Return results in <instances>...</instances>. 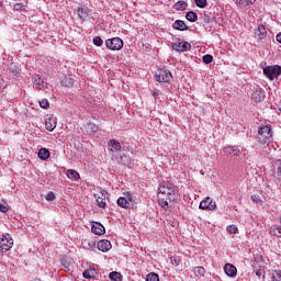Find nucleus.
I'll list each match as a JSON object with an SVG mask.
<instances>
[{
    "mask_svg": "<svg viewBox=\"0 0 281 281\" xmlns=\"http://www.w3.org/2000/svg\"><path fill=\"white\" fill-rule=\"evenodd\" d=\"M177 186L170 181L160 183L157 192L158 203L164 210H168V203H172L177 199Z\"/></svg>",
    "mask_w": 281,
    "mask_h": 281,
    "instance_id": "1",
    "label": "nucleus"
},
{
    "mask_svg": "<svg viewBox=\"0 0 281 281\" xmlns=\"http://www.w3.org/2000/svg\"><path fill=\"white\" fill-rule=\"evenodd\" d=\"M116 203L119 207H123V210H131L135 203V196H133V194H131L128 191L124 192L123 196H120L116 200Z\"/></svg>",
    "mask_w": 281,
    "mask_h": 281,
    "instance_id": "2",
    "label": "nucleus"
},
{
    "mask_svg": "<svg viewBox=\"0 0 281 281\" xmlns=\"http://www.w3.org/2000/svg\"><path fill=\"white\" fill-rule=\"evenodd\" d=\"M271 137H273L271 134V125H265L259 128L257 135L259 144H269V142H271Z\"/></svg>",
    "mask_w": 281,
    "mask_h": 281,
    "instance_id": "3",
    "label": "nucleus"
},
{
    "mask_svg": "<svg viewBox=\"0 0 281 281\" xmlns=\"http://www.w3.org/2000/svg\"><path fill=\"white\" fill-rule=\"evenodd\" d=\"M11 247H14V239L10 234L0 236V254H5V251H10Z\"/></svg>",
    "mask_w": 281,
    "mask_h": 281,
    "instance_id": "4",
    "label": "nucleus"
},
{
    "mask_svg": "<svg viewBox=\"0 0 281 281\" xmlns=\"http://www.w3.org/2000/svg\"><path fill=\"white\" fill-rule=\"evenodd\" d=\"M263 75L266 76V78H268V80H276V78L281 76V66H267L266 68H263Z\"/></svg>",
    "mask_w": 281,
    "mask_h": 281,
    "instance_id": "5",
    "label": "nucleus"
},
{
    "mask_svg": "<svg viewBox=\"0 0 281 281\" xmlns=\"http://www.w3.org/2000/svg\"><path fill=\"white\" fill-rule=\"evenodd\" d=\"M105 45L108 49H111V52H120L124 47V41L120 37H113L105 41Z\"/></svg>",
    "mask_w": 281,
    "mask_h": 281,
    "instance_id": "6",
    "label": "nucleus"
},
{
    "mask_svg": "<svg viewBox=\"0 0 281 281\" xmlns=\"http://www.w3.org/2000/svg\"><path fill=\"white\" fill-rule=\"evenodd\" d=\"M155 78L157 82H170L172 80V72L166 68H160L156 74Z\"/></svg>",
    "mask_w": 281,
    "mask_h": 281,
    "instance_id": "7",
    "label": "nucleus"
},
{
    "mask_svg": "<svg viewBox=\"0 0 281 281\" xmlns=\"http://www.w3.org/2000/svg\"><path fill=\"white\" fill-rule=\"evenodd\" d=\"M98 125L93 123V119L89 117L86 121V124L82 127L83 133L87 135H93V133H98Z\"/></svg>",
    "mask_w": 281,
    "mask_h": 281,
    "instance_id": "8",
    "label": "nucleus"
},
{
    "mask_svg": "<svg viewBox=\"0 0 281 281\" xmlns=\"http://www.w3.org/2000/svg\"><path fill=\"white\" fill-rule=\"evenodd\" d=\"M97 205L99 207H106V191L100 189L98 193L94 194Z\"/></svg>",
    "mask_w": 281,
    "mask_h": 281,
    "instance_id": "9",
    "label": "nucleus"
},
{
    "mask_svg": "<svg viewBox=\"0 0 281 281\" xmlns=\"http://www.w3.org/2000/svg\"><path fill=\"white\" fill-rule=\"evenodd\" d=\"M46 131H54L56 128L57 120L54 115L47 114L44 119Z\"/></svg>",
    "mask_w": 281,
    "mask_h": 281,
    "instance_id": "10",
    "label": "nucleus"
},
{
    "mask_svg": "<svg viewBox=\"0 0 281 281\" xmlns=\"http://www.w3.org/2000/svg\"><path fill=\"white\" fill-rule=\"evenodd\" d=\"M200 210H216V202H213L212 198L207 196L200 202Z\"/></svg>",
    "mask_w": 281,
    "mask_h": 281,
    "instance_id": "11",
    "label": "nucleus"
},
{
    "mask_svg": "<svg viewBox=\"0 0 281 281\" xmlns=\"http://www.w3.org/2000/svg\"><path fill=\"white\" fill-rule=\"evenodd\" d=\"M192 45L188 42H176L172 44V49L176 52H190Z\"/></svg>",
    "mask_w": 281,
    "mask_h": 281,
    "instance_id": "12",
    "label": "nucleus"
},
{
    "mask_svg": "<svg viewBox=\"0 0 281 281\" xmlns=\"http://www.w3.org/2000/svg\"><path fill=\"white\" fill-rule=\"evenodd\" d=\"M108 147L110 153H112L113 155H117V153L122 150V144L115 139H110L108 142Z\"/></svg>",
    "mask_w": 281,
    "mask_h": 281,
    "instance_id": "13",
    "label": "nucleus"
},
{
    "mask_svg": "<svg viewBox=\"0 0 281 281\" xmlns=\"http://www.w3.org/2000/svg\"><path fill=\"white\" fill-rule=\"evenodd\" d=\"M224 272L226 273V276H228V278H236V276L238 274V269H236V266L232 263H225Z\"/></svg>",
    "mask_w": 281,
    "mask_h": 281,
    "instance_id": "14",
    "label": "nucleus"
},
{
    "mask_svg": "<svg viewBox=\"0 0 281 281\" xmlns=\"http://www.w3.org/2000/svg\"><path fill=\"white\" fill-rule=\"evenodd\" d=\"M99 251H102L103 254H106V251H110L111 249V241L108 239L100 240L97 245Z\"/></svg>",
    "mask_w": 281,
    "mask_h": 281,
    "instance_id": "15",
    "label": "nucleus"
},
{
    "mask_svg": "<svg viewBox=\"0 0 281 281\" xmlns=\"http://www.w3.org/2000/svg\"><path fill=\"white\" fill-rule=\"evenodd\" d=\"M91 232L97 236H102L105 233L104 225H102L101 223H95L92 225Z\"/></svg>",
    "mask_w": 281,
    "mask_h": 281,
    "instance_id": "16",
    "label": "nucleus"
},
{
    "mask_svg": "<svg viewBox=\"0 0 281 281\" xmlns=\"http://www.w3.org/2000/svg\"><path fill=\"white\" fill-rule=\"evenodd\" d=\"M255 36L262 41V38H267V29L263 25H259L255 29Z\"/></svg>",
    "mask_w": 281,
    "mask_h": 281,
    "instance_id": "17",
    "label": "nucleus"
},
{
    "mask_svg": "<svg viewBox=\"0 0 281 281\" xmlns=\"http://www.w3.org/2000/svg\"><path fill=\"white\" fill-rule=\"evenodd\" d=\"M77 12L80 21H87L89 19V8L80 7Z\"/></svg>",
    "mask_w": 281,
    "mask_h": 281,
    "instance_id": "18",
    "label": "nucleus"
},
{
    "mask_svg": "<svg viewBox=\"0 0 281 281\" xmlns=\"http://www.w3.org/2000/svg\"><path fill=\"white\" fill-rule=\"evenodd\" d=\"M82 276L86 278V280H93V278L98 276V271L95 268H88L83 271Z\"/></svg>",
    "mask_w": 281,
    "mask_h": 281,
    "instance_id": "19",
    "label": "nucleus"
},
{
    "mask_svg": "<svg viewBox=\"0 0 281 281\" xmlns=\"http://www.w3.org/2000/svg\"><path fill=\"white\" fill-rule=\"evenodd\" d=\"M224 151L228 155H234V157H238L240 155V149L237 146H227L224 148Z\"/></svg>",
    "mask_w": 281,
    "mask_h": 281,
    "instance_id": "20",
    "label": "nucleus"
},
{
    "mask_svg": "<svg viewBox=\"0 0 281 281\" xmlns=\"http://www.w3.org/2000/svg\"><path fill=\"white\" fill-rule=\"evenodd\" d=\"M173 30H179L180 32H186V30H188V25H186V22H183L182 20H177L173 25H172Z\"/></svg>",
    "mask_w": 281,
    "mask_h": 281,
    "instance_id": "21",
    "label": "nucleus"
},
{
    "mask_svg": "<svg viewBox=\"0 0 281 281\" xmlns=\"http://www.w3.org/2000/svg\"><path fill=\"white\" fill-rule=\"evenodd\" d=\"M66 175L70 181H78L80 179V173L74 169H68Z\"/></svg>",
    "mask_w": 281,
    "mask_h": 281,
    "instance_id": "22",
    "label": "nucleus"
},
{
    "mask_svg": "<svg viewBox=\"0 0 281 281\" xmlns=\"http://www.w3.org/2000/svg\"><path fill=\"white\" fill-rule=\"evenodd\" d=\"M49 150L47 148H41L37 153V157L42 159V161H47V158L49 157Z\"/></svg>",
    "mask_w": 281,
    "mask_h": 281,
    "instance_id": "23",
    "label": "nucleus"
},
{
    "mask_svg": "<svg viewBox=\"0 0 281 281\" xmlns=\"http://www.w3.org/2000/svg\"><path fill=\"white\" fill-rule=\"evenodd\" d=\"M270 235L276 236L277 238H281V226L280 225H272L270 227Z\"/></svg>",
    "mask_w": 281,
    "mask_h": 281,
    "instance_id": "24",
    "label": "nucleus"
},
{
    "mask_svg": "<svg viewBox=\"0 0 281 281\" xmlns=\"http://www.w3.org/2000/svg\"><path fill=\"white\" fill-rule=\"evenodd\" d=\"M252 100L255 102H262V100H265V93H262L260 90H255L252 92Z\"/></svg>",
    "mask_w": 281,
    "mask_h": 281,
    "instance_id": "25",
    "label": "nucleus"
},
{
    "mask_svg": "<svg viewBox=\"0 0 281 281\" xmlns=\"http://www.w3.org/2000/svg\"><path fill=\"white\" fill-rule=\"evenodd\" d=\"M193 276H195V278H203V276H205V268L199 266V267H194L193 268Z\"/></svg>",
    "mask_w": 281,
    "mask_h": 281,
    "instance_id": "26",
    "label": "nucleus"
},
{
    "mask_svg": "<svg viewBox=\"0 0 281 281\" xmlns=\"http://www.w3.org/2000/svg\"><path fill=\"white\" fill-rule=\"evenodd\" d=\"M186 19L187 21H190V23H194L195 21H198L199 15L194 11H189L186 14Z\"/></svg>",
    "mask_w": 281,
    "mask_h": 281,
    "instance_id": "27",
    "label": "nucleus"
},
{
    "mask_svg": "<svg viewBox=\"0 0 281 281\" xmlns=\"http://www.w3.org/2000/svg\"><path fill=\"white\" fill-rule=\"evenodd\" d=\"M237 5L240 8H247V5H254L256 0H236Z\"/></svg>",
    "mask_w": 281,
    "mask_h": 281,
    "instance_id": "28",
    "label": "nucleus"
},
{
    "mask_svg": "<svg viewBox=\"0 0 281 281\" xmlns=\"http://www.w3.org/2000/svg\"><path fill=\"white\" fill-rule=\"evenodd\" d=\"M61 85H63V87H68V88L74 87V78H71V77H65V78L61 80Z\"/></svg>",
    "mask_w": 281,
    "mask_h": 281,
    "instance_id": "29",
    "label": "nucleus"
},
{
    "mask_svg": "<svg viewBox=\"0 0 281 281\" xmlns=\"http://www.w3.org/2000/svg\"><path fill=\"white\" fill-rule=\"evenodd\" d=\"M111 281H122V273L120 272H111L109 274Z\"/></svg>",
    "mask_w": 281,
    "mask_h": 281,
    "instance_id": "30",
    "label": "nucleus"
},
{
    "mask_svg": "<svg viewBox=\"0 0 281 281\" xmlns=\"http://www.w3.org/2000/svg\"><path fill=\"white\" fill-rule=\"evenodd\" d=\"M175 10H186V8H188V2L186 1H178L175 5H173Z\"/></svg>",
    "mask_w": 281,
    "mask_h": 281,
    "instance_id": "31",
    "label": "nucleus"
},
{
    "mask_svg": "<svg viewBox=\"0 0 281 281\" xmlns=\"http://www.w3.org/2000/svg\"><path fill=\"white\" fill-rule=\"evenodd\" d=\"M146 281H159V274L150 272L149 274H147Z\"/></svg>",
    "mask_w": 281,
    "mask_h": 281,
    "instance_id": "32",
    "label": "nucleus"
},
{
    "mask_svg": "<svg viewBox=\"0 0 281 281\" xmlns=\"http://www.w3.org/2000/svg\"><path fill=\"white\" fill-rule=\"evenodd\" d=\"M226 232H228V234H238V227L234 224L228 225Z\"/></svg>",
    "mask_w": 281,
    "mask_h": 281,
    "instance_id": "33",
    "label": "nucleus"
},
{
    "mask_svg": "<svg viewBox=\"0 0 281 281\" xmlns=\"http://www.w3.org/2000/svg\"><path fill=\"white\" fill-rule=\"evenodd\" d=\"M257 279L256 281H265V270L259 269L256 271Z\"/></svg>",
    "mask_w": 281,
    "mask_h": 281,
    "instance_id": "34",
    "label": "nucleus"
},
{
    "mask_svg": "<svg viewBox=\"0 0 281 281\" xmlns=\"http://www.w3.org/2000/svg\"><path fill=\"white\" fill-rule=\"evenodd\" d=\"M93 45H95L97 47H102L104 41H102V37L100 36H95L92 41Z\"/></svg>",
    "mask_w": 281,
    "mask_h": 281,
    "instance_id": "35",
    "label": "nucleus"
},
{
    "mask_svg": "<svg viewBox=\"0 0 281 281\" xmlns=\"http://www.w3.org/2000/svg\"><path fill=\"white\" fill-rule=\"evenodd\" d=\"M272 281H281V270H274L272 272Z\"/></svg>",
    "mask_w": 281,
    "mask_h": 281,
    "instance_id": "36",
    "label": "nucleus"
},
{
    "mask_svg": "<svg viewBox=\"0 0 281 281\" xmlns=\"http://www.w3.org/2000/svg\"><path fill=\"white\" fill-rule=\"evenodd\" d=\"M194 3L198 8H206L207 7V0H194Z\"/></svg>",
    "mask_w": 281,
    "mask_h": 281,
    "instance_id": "37",
    "label": "nucleus"
},
{
    "mask_svg": "<svg viewBox=\"0 0 281 281\" xmlns=\"http://www.w3.org/2000/svg\"><path fill=\"white\" fill-rule=\"evenodd\" d=\"M213 60H214V57L210 54H206V55L203 56V63L205 65H210V63H212Z\"/></svg>",
    "mask_w": 281,
    "mask_h": 281,
    "instance_id": "38",
    "label": "nucleus"
},
{
    "mask_svg": "<svg viewBox=\"0 0 281 281\" xmlns=\"http://www.w3.org/2000/svg\"><path fill=\"white\" fill-rule=\"evenodd\" d=\"M251 201L258 205H262V199H260V195L258 194L251 195Z\"/></svg>",
    "mask_w": 281,
    "mask_h": 281,
    "instance_id": "39",
    "label": "nucleus"
},
{
    "mask_svg": "<svg viewBox=\"0 0 281 281\" xmlns=\"http://www.w3.org/2000/svg\"><path fill=\"white\" fill-rule=\"evenodd\" d=\"M170 260L173 267H179V265H181V259L179 257H171Z\"/></svg>",
    "mask_w": 281,
    "mask_h": 281,
    "instance_id": "40",
    "label": "nucleus"
},
{
    "mask_svg": "<svg viewBox=\"0 0 281 281\" xmlns=\"http://www.w3.org/2000/svg\"><path fill=\"white\" fill-rule=\"evenodd\" d=\"M40 106L41 109H49V101H47V99H42L40 101Z\"/></svg>",
    "mask_w": 281,
    "mask_h": 281,
    "instance_id": "41",
    "label": "nucleus"
},
{
    "mask_svg": "<svg viewBox=\"0 0 281 281\" xmlns=\"http://www.w3.org/2000/svg\"><path fill=\"white\" fill-rule=\"evenodd\" d=\"M130 162H131V160L126 156H121L119 159V164H122L123 166H127V164H130Z\"/></svg>",
    "mask_w": 281,
    "mask_h": 281,
    "instance_id": "42",
    "label": "nucleus"
},
{
    "mask_svg": "<svg viewBox=\"0 0 281 281\" xmlns=\"http://www.w3.org/2000/svg\"><path fill=\"white\" fill-rule=\"evenodd\" d=\"M13 10H15V12H23V10H25V5L22 3H16L13 5Z\"/></svg>",
    "mask_w": 281,
    "mask_h": 281,
    "instance_id": "43",
    "label": "nucleus"
},
{
    "mask_svg": "<svg viewBox=\"0 0 281 281\" xmlns=\"http://www.w3.org/2000/svg\"><path fill=\"white\" fill-rule=\"evenodd\" d=\"M45 199H46L47 201H54V200L56 199V195L54 194V192L49 191V192L46 194Z\"/></svg>",
    "mask_w": 281,
    "mask_h": 281,
    "instance_id": "44",
    "label": "nucleus"
},
{
    "mask_svg": "<svg viewBox=\"0 0 281 281\" xmlns=\"http://www.w3.org/2000/svg\"><path fill=\"white\" fill-rule=\"evenodd\" d=\"M9 207L7 206V204H3L0 202V212H2L3 214H5L7 212H9Z\"/></svg>",
    "mask_w": 281,
    "mask_h": 281,
    "instance_id": "45",
    "label": "nucleus"
},
{
    "mask_svg": "<svg viewBox=\"0 0 281 281\" xmlns=\"http://www.w3.org/2000/svg\"><path fill=\"white\" fill-rule=\"evenodd\" d=\"M35 85L37 86V89H43V79L38 78L35 80Z\"/></svg>",
    "mask_w": 281,
    "mask_h": 281,
    "instance_id": "46",
    "label": "nucleus"
},
{
    "mask_svg": "<svg viewBox=\"0 0 281 281\" xmlns=\"http://www.w3.org/2000/svg\"><path fill=\"white\" fill-rule=\"evenodd\" d=\"M151 95H153V98H154L155 100H158L159 95H161V91L155 90V91H153Z\"/></svg>",
    "mask_w": 281,
    "mask_h": 281,
    "instance_id": "47",
    "label": "nucleus"
},
{
    "mask_svg": "<svg viewBox=\"0 0 281 281\" xmlns=\"http://www.w3.org/2000/svg\"><path fill=\"white\" fill-rule=\"evenodd\" d=\"M277 176L281 179V162L277 168Z\"/></svg>",
    "mask_w": 281,
    "mask_h": 281,
    "instance_id": "48",
    "label": "nucleus"
},
{
    "mask_svg": "<svg viewBox=\"0 0 281 281\" xmlns=\"http://www.w3.org/2000/svg\"><path fill=\"white\" fill-rule=\"evenodd\" d=\"M277 42L281 44V33L277 34Z\"/></svg>",
    "mask_w": 281,
    "mask_h": 281,
    "instance_id": "49",
    "label": "nucleus"
},
{
    "mask_svg": "<svg viewBox=\"0 0 281 281\" xmlns=\"http://www.w3.org/2000/svg\"><path fill=\"white\" fill-rule=\"evenodd\" d=\"M33 281H42L41 279H35V280H33Z\"/></svg>",
    "mask_w": 281,
    "mask_h": 281,
    "instance_id": "50",
    "label": "nucleus"
}]
</instances>
